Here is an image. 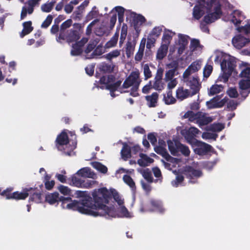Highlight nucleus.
<instances>
[{"mask_svg": "<svg viewBox=\"0 0 250 250\" xmlns=\"http://www.w3.org/2000/svg\"><path fill=\"white\" fill-rule=\"evenodd\" d=\"M13 188L12 187L7 188L6 189L0 192V194L3 197H5L6 199H12V191Z\"/></svg>", "mask_w": 250, "mask_h": 250, "instance_id": "nucleus-43", "label": "nucleus"}, {"mask_svg": "<svg viewBox=\"0 0 250 250\" xmlns=\"http://www.w3.org/2000/svg\"><path fill=\"white\" fill-rule=\"evenodd\" d=\"M179 37V45H184L187 46L188 44V38L189 37L187 35L179 34L178 35Z\"/></svg>", "mask_w": 250, "mask_h": 250, "instance_id": "nucleus-46", "label": "nucleus"}, {"mask_svg": "<svg viewBox=\"0 0 250 250\" xmlns=\"http://www.w3.org/2000/svg\"><path fill=\"white\" fill-rule=\"evenodd\" d=\"M139 87V83H137L136 85H133L130 90V95L133 97H137L139 95L138 90Z\"/></svg>", "mask_w": 250, "mask_h": 250, "instance_id": "nucleus-62", "label": "nucleus"}, {"mask_svg": "<svg viewBox=\"0 0 250 250\" xmlns=\"http://www.w3.org/2000/svg\"><path fill=\"white\" fill-rule=\"evenodd\" d=\"M176 71L173 69H169L166 72L165 74V80L167 82L173 80V78L175 75Z\"/></svg>", "mask_w": 250, "mask_h": 250, "instance_id": "nucleus-53", "label": "nucleus"}, {"mask_svg": "<svg viewBox=\"0 0 250 250\" xmlns=\"http://www.w3.org/2000/svg\"><path fill=\"white\" fill-rule=\"evenodd\" d=\"M225 127L223 124L221 123L214 124L211 126L212 130L216 132L222 131Z\"/></svg>", "mask_w": 250, "mask_h": 250, "instance_id": "nucleus-60", "label": "nucleus"}, {"mask_svg": "<svg viewBox=\"0 0 250 250\" xmlns=\"http://www.w3.org/2000/svg\"><path fill=\"white\" fill-rule=\"evenodd\" d=\"M150 204L154 209H150L149 211H153L154 210H157L160 213H163L165 211V209L163 208L161 203L159 201L151 199L150 201Z\"/></svg>", "mask_w": 250, "mask_h": 250, "instance_id": "nucleus-29", "label": "nucleus"}, {"mask_svg": "<svg viewBox=\"0 0 250 250\" xmlns=\"http://www.w3.org/2000/svg\"><path fill=\"white\" fill-rule=\"evenodd\" d=\"M223 86L222 85L214 84L212 85L210 88L208 94L210 96H213L218 94L222 91L223 89Z\"/></svg>", "mask_w": 250, "mask_h": 250, "instance_id": "nucleus-37", "label": "nucleus"}, {"mask_svg": "<svg viewBox=\"0 0 250 250\" xmlns=\"http://www.w3.org/2000/svg\"><path fill=\"white\" fill-rule=\"evenodd\" d=\"M238 104V103L237 101L231 100L227 103V108H229V110L233 111L236 109Z\"/></svg>", "mask_w": 250, "mask_h": 250, "instance_id": "nucleus-55", "label": "nucleus"}, {"mask_svg": "<svg viewBox=\"0 0 250 250\" xmlns=\"http://www.w3.org/2000/svg\"><path fill=\"white\" fill-rule=\"evenodd\" d=\"M242 67L241 72L239 74L240 77L246 79H250V67L244 66Z\"/></svg>", "mask_w": 250, "mask_h": 250, "instance_id": "nucleus-41", "label": "nucleus"}, {"mask_svg": "<svg viewBox=\"0 0 250 250\" xmlns=\"http://www.w3.org/2000/svg\"><path fill=\"white\" fill-rule=\"evenodd\" d=\"M73 210H77L79 212L86 215H91L94 217L100 216L99 211L93 210L89 208L87 205H85L84 203H81L77 200H71L68 201L65 204V208Z\"/></svg>", "mask_w": 250, "mask_h": 250, "instance_id": "nucleus-5", "label": "nucleus"}, {"mask_svg": "<svg viewBox=\"0 0 250 250\" xmlns=\"http://www.w3.org/2000/svg\"><path fill=\"white\" fill-rule=\"evenodd\" d=\"M139 156L140 157V159L138 160L137 163L141 167H146L149 164L152 163L154 161V160L153 159L150 158L145 154L141 153L139 154Z\"/></svg>", "mask_w": 250, "mask_h": 250, "instance_id": "nucleus-20", "label": "nucleus"}, {"mask_svg": "<svg viewBox=\"0 0 250 250\" xmlns=\"http://www.w3.org/2000/svg\"><path fill=\"white\" fill-rule=\"evenodd\" d=\"M199 132V130L196 127H190L187 132L186 136V138L188 140V142L190 143H191L193 141H195V142L197 140L194 138V137L196 136V134H198Z\"/></svg>", "mask_w": 250, "mask_h": 250, "instance_id": "nucleus-21", "label": "nucleus"}, {"mask_svg": "<svg viewBox=\"0 0 250 250\" xmlns=\"http://www.w3.org/2000/svg\"><path fill=\"white\" fill-rule=\"evenodd\" d=\"M71 181L74 186L78 188H82L83 180L80 178L77 177L75 175H73L72 176Z\"/></svg>", "mask_w": 250, "mask_h": 250, "instance_id": "nucleus-50", "label": "nucleus"}, {"mask_svg": "<svg viewBox=\"0 0 250 250\" xmlns=\"http://www.w3.org/2000/svg\"><path fill=\"white\" fill-rule=\"evenodd\" d=\"M58 189L59 191L63 195H68L71 193V190L67 187L63 185H60L58 188Z\"/></svg>", "mask_w": 250, "mask_h": 250, "instance_id": "nucleus-52", "label": "nucleus"}, {"mask_svg": "<svg viewBox=\"0 0 250 250\" xmlns=\"http://www.w3.org/2000/svg\"><path fill=\"white\" fill-rule=\"evenodd\" d=\"M238 84L240 90L250 89V79H243L239 81Z\"/></svg>", "mask_w": 250, "mask_h": 250, "instance_id": "nucleus-38", "label": "nucleus"}, {"mask_svg": "<svg viewBox=\"0 0 250 250\" xmlns=\"http://www.w3.org/2000/svg\"><path fill=\"white\" fill-rule=\"evenodd\" d=\"M23 29L20 33V37L23 38L25 35L30 33L33 30V27L32 26V21H27L22 23Z\"/></svg>", "mask_w": 250, "mask_h": 250, "instance_id": "nucleus-23", "label": "nucleus"}, {"mask_svg": "<svg viewBox=\"0 0 250 250\" xmlns=\"http://www.w3.org/2000/svg\"><path fill=\"white\" fill-rule=\"evenodd\" d=\"M144 73L146 80H147L148 78H150L152 76L151 72L147 64H145L144 67Z\"/></svg>", "mask_w": 250, "mask_h": 250, "instance_id": "nucleus-61", "label": "nucleus"}, {"mask_svg": "<svg viewBox=\"0 0 250 250\" xmlns=\"http://www.w3.org/2000/svg\"><path fill=\"white\" fill-rule=\"evenodd\" d=\"M168 48L167 44H161L157 52L156 59L157 60L161 61L167 56Z\"/></svg>", "mask_w": 250, "mask_h": 250, "instance_id": "nucleus-22", "label": "nucleus"}, {"mask_svg": "<svg viewBox=\"0 0 250 250\" xmlns=\"http://www.w3.org/2000/svg\"><path fill=\"white\" fill-rule=\"evenodd\" d=\"M162 31V29L161 27L156 26L153 28L149 34L156 38H158L161 35Z\"/></svg>", "mask_w": 250, "mask_h": 250, "instance_id": "nucleus-51", "label": "nucleus"}, {"mask_svg": "<svg viewBox=\"0 0 250 250\" xmlns=\"http://www.w3.org/2000/svg\"><path fill=\"white\" fill-rule=\"evenodd\" d=\"M174 34H175V33L170 30L166 31L162 37V41L164 42L163 44H167L168 46Z\"/></svg>", "mask_w": 250, "mask_h": 250, "instance_id": "nucleus-31", "label": "nucleus"}, {"mask_svg": "<svg viewBox=\"0 0 250 250\" xmlns=\"http://www.w3.org/2000/svg\"><path fill=\"white\" fill-rule=\"evenodd\" d=\"M177 142L179 141L178 140H175L174 143H173L171 140L167 141L168 149L170 152L171 154L173 156H176L178 153V148H177V146L176 145V143Z\"/></svg>", "mask_w": 250, "mask_h": 250, "instance_id": "nucleus-33", "label": "nucleus"}, {"mask_svg": "<svg viewBox=\"0 0 250 250\" xmlns=\"http://www.w3.org/2000/svg\"><path fill=\"white\" fill-rule=\"evenodd\" d=\"M53 17L51 15H48L46 19L43 21L41 25L42 28H47L51 23Z\"/></svg>", "mask_w": 250, "mask_h": 250, "instance_id": "nucleus-49", "label": "nucleus"}, {"mask_svg": "<svg viewBox=\"0 0 250 250\" xmlns=\"http://www.w3.org/2000/svg\"><path fill=\"white\" fill-rule=\"evenodd\" d=\"M176 145L177 148H178V152L180 151L185 156L189 155L190 151L188 146L182 144L180 142H177Z\"/></svg>", "mask_w": 250, "mask_h": 250, "instance_id": "nucleus-30", "label": "nucleus"}, {"mask_svg": "<svg viewBox=\"0 0 250 250\" xmlns=\"http://www.w3.org/2000/svg\"><path fill=\"white\" fill-rule=\"evenodd\" d=\"M147 138L152 146H155L157 143V138L154 133H149L147 135Z\"/></svg>", "mask_w": 250, "mask_h": 250, "instance_id": "nucleus-63", "label": "nucleus"}, {"mask_svg": "<svg viewBox=\"0 0 250 250\" xmlns=\"http://www.w3.org/2000/svg\"><path fill=\"white\" fill-rule=\"evenodd\" d=\"M183 174L186 178L189 179V183L195 184L197 183L195 178H198L202 176L203 173L201 170L195 169L191 166L186 167L183 171Z\"/></svg>", "mask_w": 250, "mask_h": 250, "instance_id": "nucleus-8", "label": "nucleus"}, {"mask_svg": "<svg viewBox=\"0 0 250 250\" xmlns=\"http://www.w3.org/2000/svg\"><path fill=\"white\" fill-rule=\"evenodd\" d=\"M134 14L135 16H134L133 19V23L134 24V26L135 27V28H136V27L138 24H140V25H141L144 22H145L146 20L145 18L142 15H137L136 14Z\"/></svg>", "mask_w": 250, "mask_h": 250, "instance_id": "nucleus-34", "label": "nucleus"}, {"mask_svg": "<svg viewBox=\"0 0 250 250\" xmlns=\"http://www.w3.org/2000/svg\"><path fill=\"white\" fill-rule=\"evenodd\" d=\"M195 143L196 147L194 148V150L196 154L204 155L210 151L212 148L210 145L197 140H196Z\"/></svg>", "mask_w": 250, "mask_h": 250, "instance_id": "nucleus-13", "label": "nucleus"}, {"mask_svg": "<svg viewBox=\"0 0 250 250\" xmlns=\"http://www.w3.org/2000/svg\"><path fill=\"white\" fill-rule=\"evenodd\" d=\"M222 95H217L209 101L206 102V105L209 109L222 107L228 101L227 97L222 99Z\"/></svg>", "mask_w": 250, "mask_h": 250, "instance_id": "nucleus-9", "label": "nucleus"}, {"mask_svg": "<svg viewBox=\"0 0 250 250\" xmlns=\"http://www.w3.org/2000/svg\"><path fill=\"white\" fill-rule=\"evenodd\" d=\"M71 200V197H64L63 196H60L59 194L57 192L51 193H48L45 196V201L50 205H58L59 202H62V207L63 208H65V204L68 201Z\"/></svg>", "mask_w": 250, "mask_h": 250, "instance_id": "nucleus-7", "label": "nucleus"}, {"mask_svg": "<svg viewBox=\"0 0 250 250\" xmlns=\"http://www.w3.org/2000/svg\"><path fill=\"white\" fill-rule=\"evenodd\" d=\"M228 95L231 98H237L238 96V92L235 88H230L228 91Z\"/></svg>", "mask_w": 250, "mask_h": 250, "instance_id": "nucleus-64", "label": "nucleus"}, {"mask_svg": "<svg viewBox=\"0 0 250 250\" xmlns=\"http://www.w3.org/2000/svg\"><path fill=\"white\" fill-rule=\"evenodd\" d=\"M198 115V112L195 113L192 111H188L186 112L183 116L184 118H188L190 121L196 120V117Z\"/></svg>", "mask_w": 250, "mask_h": 250, "instance_id": "nucleus-47", "label": "nucleus"}, {"mask_svg": "<svg viewBox=\"0 0 250 250\" xmlns=\"http://www.w3.org/2000/svg\"><path fill=\"white\" fill-rule=\"evenodd\" d=\"M92 166L93 167L103 173H106L107 171V167L99 162H92Z\"/></svg>", "mask_w": 250, "mask_h": 250, "instance_id": "nucleus-35", "label": "nucleus"}, {"mask_svg": "<svg viewBox=\"0 0 250 250\" xmlns=\"http://www.w3.org/2000/svg\"><path fill=\"white\" fill-rule=\"evenodd\" d=\"M120 55V50L118 49L114 50L109 53L103 56L102 58H104L109 61L115 58H117Z\"/></svg>", "mask_w": 250, "mask_h": 250, "instance_id": "nucleus-36", "label": "nucleus"}, {"mask_svg": "<svg viewBox=\"0 0 250 250\" xmlns=\"http://www.w3.org/2000/svg\"><path fill=\"white\" fill-rule=\"evenodd\" d=\"M136 43L130 40H128L125 45V53L128 58H129L133 54L134 51Z\"/></svg>", "mask_w": 250, "mask_h": 250, "instance_id": "nucleus-26", "label": "nucleus"}, {"mask_svg": "<svg viewBox=\"0 0 250 250\" xmlns=\"http://www.w3.org/2000/svg\"><path fill=\"white\" fill-rule=\"evenodd\" d=\"M154 149L156 153L161 155L168 162H171V160L173 159V158L168 154L165 146L155 145Z\"/></svg>", "mask_w": 250, "mask_h": 250, "instance_id": "nucleus-15", "label": "nucleus"}, {"mask_svg": "<svg viewBox=\"0 0 250 250\" xmlns=\"http://www.w3.org/2000/svg\"><path fill=\"white\" fill-rule=\"evenodd\" d=\"M232 15L231 22L236 26H238L241 23L242 20L244 19L242 12L238 10H234Z\"/></svg>", "mask_w": 250, "mask_h": 250, "instance_id": "nucleus-19", "label": "nucleus"}, {"mask_svg": "<svg viewBox=\"0 0 250 250\" xmlns=\"http://www.w3.org/2000/svg\"><path fill=\"white\" fill-rule=\"evenodd\" d=\"M103 53V47L99 45L96 47L92 53L90 55V57H87L86 58L88 59H93L95 58V56L101 55Z\"/></svg>", "mask_w": 250, "mask_h": 250, "instance_id": "nucleus-42", "label": "nucleus"}, {"mask_svg": "<svg viewBox=\"0 0 250 250\" xmlns=\"http://www.w3.org/2000/svg\"><path fill=\"white\" fill-rule=\"evenodd\" d=\"M121 83L122 81L121 80H119L113 83H107V85L105 86L106 89L113 93V92H115L118 89L121 85Z\"/></svg>", "mask_w": 250, "mask_h": 250, "instance_id": "nucleus-39", "label": "nucleus"}, {"mask_svg": "<svg viewBox=\"0 0 250 250\" xmlns=\"http://www.w3.org/2000/svg\"><path fill=\"white\" fill-rule=\"evenodd\" d=\"M70 133L73 138L72 141L69 139L67 133L64 131L57 136L55 141L58 149L63 150V153L68 156L71 155L73 150L76 148L77 144L76 135H72V132Z\"/></svg>", "mask_w": 250, "mask_h": 250, "instance_id": "nucleus-4", "label": "nucleus"}, {"mask_svg": "<svg viewBox=\"0 0 250 250\" xmlns=\"http://www.w3.org/2000/svg\"><path fill=\"white\" fill-rule=\"evenodd\" d=\"M236 61L231 58L228 60L223 59L221 62V67L223 74L222 78L225 83L228 81L229 78L233 73L234 76H237L238 72L235 68L236 66Z\"/></svg>", "mask_w": 250, "mask_h": 250, "instance_id": "nucleus-6", "label": "nucleus"}, {"mask_svg": "<svg viewBox=\"0 0 250 250\" xmlns=\"http://www.w3.org/2000/svg\"><path fill=\"white\" fill-rule=\"evenodd\" d=\"M164 99L167 104H173L176 102V99L172 96V90H169L167 93V97L165 96Z\"/></svg>", "mask_w": 250, "mask_h": 250, "instance_id": "nucleus-40", "label": "nucleus"}, {"mask_svg": "<svg viewBox=\"0 0 250 250\" xmlns=\"http://www.w3.org/2000/svg\"><path fill=\"white\" fill-rule=\"evenodd\" d=\"M212 121L210 117H207L206 113H203L201 112H198V115L196 117L197 123L200 126L207 125L211 123Z\"/></svg>", "mask_w": 250, "mask_h": 250, "instance_id": "nucleus-16", "label": "nucleus"}, {"mask_svg": "<svg viewBox=\"0 0 250 250\" xmlns=\"http://www.w3.org/2000/svg\"><path fill=\"white\" fill-rule=\"evenodd\" d=\"M28 192L30 196L28 200L29 202H35L36 203L42 202V193L37 188H32V190L28 191Z\"/></svg>", "mask_w": 250, "mask_h": 250, "instance_id": "nucleus-14", "label": "nucleus"}, {"mask_svg": "<svg viewBox=\"0 0 250 250\" xmlns=\"http://www.w3.org/2000/svg\"><path fill=\"white\" fill-rule=\"evenodd\" d=\"M250 42L249 38H246L241 34L236 35L232 39V44L235 48L238 49H241Z\"/></svg>", "mask_w": 250, "mask_h": 250, "instance_id": "nucleus-12", "label": "nucleus"}, {"mask_svg": "<svg viewBox=\"0 0 250 250\" xmlns=\"http://www.w3.org/2000/svg\"><path fill=\"white\" fill-rule=\"evenodd\" d=\"M200 41L198 39H191L190 44V48L192 49V51L195 50L200 46Z\"/></svg>", "mask_w": 250, "mask_h": 250, "instance_id": "nucleus-59", "label": "nucleus"}, {"mask_svg": "<svg viewBox=\"0 0 250 250\" xmlns=\"http://www.w3.org/2000/svg\"><path fill=\"white\" fill-rule=\"evenodd\" d=\"M118 35L115 34L108 42H107L105 46L106 48H111L115 46L117 43Z\"/></svg>", "mask_w": 250, "mask_h": 250, "instance_id": "nucleus-44", "label": "nucleus"}, {"mask_svg": "<svg viewBox=\"0 0 250 250\" xmlns=\"http://www.w3.org/2000/svg\"><path fill=\"white\" fill-rule=\"evenodd\" d=\"M141 80L139 79V73L138 71H133L126 78L124 81L122 87L124 88H128L130 86L136 85L137 83L140 84Z\"/></svg>", "mask_w": 250, "mask_h": 250, "instance_id": "nucleus-10", "label": "nucleus"}, {"mask_svg": "<svg viewBox=\"0 0 250 250\" xmlns=\"http://www.w3.org/2000/svg\"><path fill=\"white\" fill-rule=\"evenodd\" d=\"M72 20H67L62 23L59 29L58 24L54 23L50 29L52 34H56V41L62 43L63 42L70 44L72 43L70 54L73 56L81 55L83 52V47L88 42V38L83 37V25L80 23H74Z\"/></svg>", "mask_w": 250, "mask_h": 250, "instance_id": "nucleus-1", "label": "nucleus"}, {"mask_svg": "<svg viewBox=\"0 0 250 250\" xmlns=\"http://www.w3.org/2000/svg\"><path fill=\"white\" fill-rule=\"evenodd\" d=\"M76 195L80 198V202L84 203L92 210L99 211L100 216H112L113 209L104 204H108L111 197V193L106 188L94 190L92 194L93 200L86 191L77 190Z\"/></svg>", "mask_w": 250, "mask_h": 250, "instance_id": "nucleus-2", "label": "nucleus"}, {"mask_svg": "<svg viewBox=\"0 0 250 250\" xmlns=\"http://www.w3.org/2000/svg\"><path fill=\"white\" fill-rule=\"evenodd\" d=\"M123 179L124 182L130 188L132 191L135 192L136 190V187L135 183L131 177L128 175H125L123 176Z\"/></svg>", "mask_w": 250, "mask_h": 250, "instance_id": "nucleus-28", "label": "nucleus"}, {"mask_svg": "<svg viewBox=\"0 0 250 250\" xmlns=\"http://www.w3.org/2000/svg\"><path fill=\"white\" fill-rule=\"evenodd\" d=\"M143 176L148 182L151 183L153 182V178L150 171L148 170L144 171Z\"/></svg>", "mask_w": 250, "mask_h": 250, "instance_id": "nucleus-56", "label": "nucleus"}, {"mask_svg": "<svg viewBox=\"0 0 250 250\" xmlns=\"http://www.w3.org/2000/svg\"><path fill=\"white\" fill-rule=\"evenodd\" d=\"M96 181L91 180H83L82 182V188H90L92 186H93L94 184H95Z\"/></svg>", "mask_w": 250, "mask_h": 250, "instance_id": "nucleus-58", "label": "nucleus"}, {"mask_svg": "<svg viewBox=\"0 0 250 250\" xmlns=\"http://www.w3.org/2000/svg\"><path fill=\"white\" fill-rule=\"evenodd\" d=\"M184 177L183 175L177 174L175 179L172 181V185L173 187H177L179 184L184 181Z\"/></svg>", "mask_w": 250, "mask_h": 250, "instance_id": "nucleus-48", "label": "nucleus"}, {"mask_svg": "<svg viewBox=\"0 0 250 250\" xmlns=\"http://www.w3.org/2000/svg\"><path fill=\"white\" fill-rule=\"evenodd\" d=\"M152 87L156 90L161 91L164 88L163 84L162 83V80H155V82Z\"/></svg>", "mask_w": 250, "mask_h": 250, "instance_id": "nucleus-57", "label": "nucleus"}, {"mask_svg": "<svg viewBox=\"0 0 250 250\" xmlns=\"http://www.w3.org/2000/svg\"><path fill=\"white\" fill-rule=\"evenodd\" d=\"M190 95L188 89H184L183 87H179L176 90V96L177 99L183 100L188 98Z\"/></svg>", "mask_w": 250, "mask_h": 250, "instance_id": "nucleus-24", "label": "nucleus"}, {"mask_svg": "<svg viewBox=\"0 0 250 250\" xmlns=\"http://www.w3.org/2000/svg\"><path fill=\"white\" fill-rule=\"evenodd\" d=\"M199 78L197 76L184 80L186 85L189 86L192 90L191 96L194 95L199 92L201 87V84L199 82Z\"/></svg>", "mask_w": 250, "mask_h": 250, "instance_id": "nucleus-11", "label": "nucleus"}, {"mask_svg": "<svg viewBox=\"0 0 250 250\" xmlns=\"http://www.w3.org/2000/svg\"><path fill=\"white\" fill-rule=\"evenodd\" d=\"M159 95L157 92H153L150 95L145 96L147 105L149 107H155L157 105Z\"/></svg>", "mask_w": 250, "mask_h": 250, "instance_id": "nucleus-17", "label": "nucleus"}, {"mask_svg": "<svg viewBox=\"0 0 250 250\" xmlns=\"http://www.w3.org/2000/svg\"><path fill=\"white\" fill-rule=\"evenodd\" d=\"M97 42L95 41H90L87 44L86 47L84 50V52L86 54H88L91 52L96 47Z\"/></svg>", "mask_w": 250, "mask_h": 250, "instance_id": "nucleus-45", "label": "nucleus"}, {"mask_svg": "<svg viewBox=\"0 0 250 250\" xmlns=\"http://www.w3.org/2000/svg\"><path fill=\"white\" fill-rule=\"evenodd\" d=\"M131 151L130 147L127 144L124 143L121 152L122 157L124 160L126 161L127 159L131 158Z\"/></svg>", "mask_w": 250, "mask_h": 250, "instance_id": "nucleus-27", "label": "nucleus"}, {"mask_svg": "<svg viewBox=\"0 0 250 250\" xmlns=\"http://www.w3.org/2000/svg\"><path fill=\"white\" fill-rule=\"evenodd\" d=\"M77 174L82 177L93 178L95 174L93 172L91 171V169L89 167H83L79 170L77 172Z\"/></svg>", "mask_w": 250, "mask_h": 250, "instance_id": "nucleus-25", "label": "nucleus"}, {"mask_svg": "<svg viewBox=\"0 0 250 250\" xmlns=\"http://www.w3.org/2000/svg\"><path fill=\"white\" fill-rule=\"evenodd\" d=\"M213 70L212 66L206 65L204 69L203 74L204 77L208 78L212 73Z\"/></svg>", "mask_w": 250, "mask_h": 250, "instance_id": "nucleus-54", "label": "nucleus"}, {"mask_svg": "<svg viewBox=\"0 0 250 250\" xmlns=\"http://www.w3.org/2000/svg\"><path fill=\"white\" fill-rule=\"evenodd\" d=\"M206 10L208 14L204 16L203 21L207 24L215 22L223 15L221 0H198L193 9V17L200 20Z\"/></svg>", "mask_w": 250, "mask_h": 250, "instance_id": "nucleus-3", "label": "nucleus"}, {"mask_svg": "<svg viewBox=\"0 0 250 250\" xmlns=\"http://www.w3.org/2000/svg\"><path fill=\"white\" fill-rule=\"evenodd\" d=\"M56 1L55 0L51 1L50 2H46L42 5L41 9V10L45 13H49L53 9Z\"/></svg>", "mask_w": 250, "mask_h": 250, "instance_id": "nucleus-32", "label": "nucleus"}, {"mask_svg": "<svg viewBox=\"0 0 250 250\" xmlns=\"http://www.w3.org/2000/svg\"><path fill=\"white\" fill-rule=\"evenodd\" d=\"M32 190V188H25L23 192L15 191L12 193V199L16 200H25L28 196V191Z\"/></svg>", "mask_w": 250, "mask_h": 250, "instance_id": "nucleus-18", "label": "nucleus"}]
</instances>
